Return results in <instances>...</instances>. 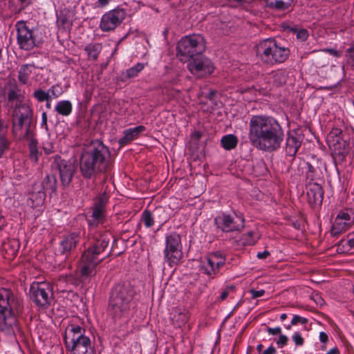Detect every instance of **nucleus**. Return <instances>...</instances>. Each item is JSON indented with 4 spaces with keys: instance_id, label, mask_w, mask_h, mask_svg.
Here are the masks:
<instances>
[{
    "instance_id": "e2e57ef3",
    "label": "nucleus",
    "mask_w": 354,
    "mask_h": 354,
    "mask_svg": "<svg viewBox=\"0 0 354 354\" xmlns=\"http://www.w3.org/2000/svg\"><path fill=\"white\" fill-rule=\"evenodd\" d=\"M328 335L324 332H321L319 333V340L322 343H326L328 341Z\"/></svg>"
},
{
    "instance_id": "6e6552de",
    "label": "nucleus",
    "mask_w": 354,
    "mask_h": 354,
    "mask_svg": "<svg viewBox=\"0 0 354 354\" xmlns=\"http://www.w3.org/2000/svg\"><path fill=\"white\" fill-rule=\"evenodd\" d=\"M177 55L182 61L202 54L205 50V42L201 35H191L183 37L177 45Z\"/></svg>"
},
{
    "instance_id": "72a5a7b5",
    "label": "nucleus",
    "mask_w": 354,
    "mask_h": 354,
    "mask_svg": "<svg viewBox=\"0 0 354 354\" xmlns=\"http://www.w3.org/2000/svg\"><path fill=\"white\" fill-rule=\"evenodd\" d=\"M318 165V162L316 165H313L310 162L307 163V177L311 180L320 179L322 177V169Z\"/></svg>"
},
{
    "instance_id": "4468645a",
    "label": "nucleus",
    "mask_w": 354,
    "mask_h": 354,
    "mask_svg": "<svg viewBox=\"0 0 354 354\" xmlns=\"http://www.w3.org/2000/svg\"><path fill=\"white\" fill-rule=\"evenodd\" d=\"M187 68L189 72L198 78L210 75L214 68L212 62L202 54L189 59Z\"/></svg>"
},
{
    "instance_id": "a18cd8bd",
    "label": "nucleus",
    "mask_w": 354,
    "mask_h": 354,
    "mask_svg": "<svg viewBox=\"0 0 354 354\" xmlns=\"http://www.w3.org/2000/svg\"><path fill=\"white\" fill-rule=\"evenodd\" d=\"M142 219L147 227H150L153 225V218L151 213L148 210H145L142 213Z\"/></svg>"
},
{
    "instance_id": "aec40b11",
    "label": "nucleus",
    "mask_w": 354,
    "mask_h": 354,
    "mask_svg": "<svg viewBox=\"0 0 354 354\" xmlns=\"http://www.w3.org/2000/svg\"><path fill=\"white\" fill-rule=\"evenodd\" d=\"M80 240L79 233L73 232L63 237L59 243V251L63 254L68 255L77 245Z\"/></svg>"
},
{
    "instance_id": "49530a36",
    "label": "nucleus",
    "mask_w": 354,
    "mask_h": 354,
    "mask_svg": "<svg viewBox=\"0 0 354 354\" xmlns=\"http://www.w3.org/2000/svg\"><path fill=\"white\" fill-rule=\"evenodd\" d=\"M245 243L248 245H253L257 241V234L253 231H249L243 235Z\"/></svg>"
},
{
    "instance_id": "b1692460",
    "label": "nucleus",
    "mask_w": 354,
    "mask_h": 354,
    "mask_svg": "<svg viewBox=\"0 0 354 354\" xmlns=\"http://www.w3.org/2000/svg\"><path fill=\"white\" fill-rule=\"evenodd\" d=\"M301 144V140L295 132L288 133L286 139V153L288 156H295Z\"/></svg>"
},
{
    "instance_id": "f8f14e48",
    "label": "nucleus",
    "mask_w": 354,
    "mask_h": 354,
    "mask_svg": "<svg viewBox=\"0 0 354 354\" xmlns=\"http://www.w3.org/2000/svg\"><path fill=\"white\" fill-rule=\"evenodd\" d=\"M17 31V43L21 49L30 50L39 45L35 31L30 30L24 21H19L15 24Z\"/></svg>"
},
{
    "instance_id": "9b49d317",
    "label": "nucleus",
    "mask_w": 354,
    "mask_h": 354,
    "mask_svg": "<svg viewBox=\"0 0 354 354\" xmlns=\"http://www.w3.org/2000/svg\"><path fill=\"white\" fill-rule=\"evenodd\" d=\"M214 222L218 230L228 233L241 231L244 227L245 219L242 216L222 213L214 218Z\"/></svg>"
},
{
    "instance_id": "8fccbe9b",
    "label": "nucleus",
    "mask_w": 354,
    "mask_h": 354,
    "mask_svg": "<svg viewBox=\"0 0 354 354\" xmlns=\"http://www.w3.org/2000/svg\"><path fill=\"white\" fill-rule=\"evenodd\" d=\"M8 147V142L6 138L0 133V157Z\"/></svg>"
},
{
    "instance_id": "0e129e2a",
    "label": "nucleus",
    "mask_w": 354,
    "mask_h": 354,
    "mask_svg": "<svg viewBox=\"0 0 354 354\" xmlns=\"http://www.w3.org/2000/svg\"><path fill=\"white\" fill-rule=\"evenodd\" d=\"M270 255V252L267 250H265L262 252H259L257 254V257L260 259H266Z\"/></svg>"
},
{
    "instance_id": "864d4df0",
    "label": "nucleus",
    "mask_w": 354,
    "mask_h": 354,
    "mask_svg": "<svg viewBox=\"0 0 354 354\" xmlns=\"http://www.w3.org/2000/svg\"><path fill=\"white\" fill-rule=\"evenodd\" d=\"M292 339L297 346H301L304 344V339L299 333H295L293 335Z\"/></svg>"
},
{
    "instance_id": "a878e982",
    "label": "nucleus",
    "mask_w": 354,
    "mask_h": 354,
    "mask_svg": "<svg viewBox=\"0 0 354 354\" xmlns=\"http://www.w3.org/2000/svg\"><path fill=\"white\" fill-rule=\"evenodd\" d=\"M106 221L104 209L94 207L92 212L91 218L88 220L91 227H97L103 225Z\"/></svg>"
},
{
    "instance_id": "3c124183",
    "label": "nucleus",
    "mask_w": 354,
    "mask_h": 354,
    "mask_svg": "<svg viewBox=\"0 0 354 354\" xmlns=\"http://www.w3.org/2000/svg\"><path fill=\"white\" fill-rule=\"evenodd\" d=\"M308 322V319L306 318L302 317L299 315H295L291 321L292 325H296L299 323L302 324H306Z\"/></svg>"
},
{
    "instance_id": "5701e85b",
    "label": "nucleus",
    "mask_w": 354,
    "mask_h": 354,
    "mask_svg": "<svg viewBox=\"0 0 354 354\" xmlns=\"http://www.w3.org/2000/svg\"><path fill=\"white\" fill-rule=\"evenodd\" d=\"M323 189L319 183H309L308 186L307 196L310 203L321 204L323 200Z\"/></svg>"
},
{
    "instance_id": "bb28decb",
    "label": "nucleus",
    "mask_w": 354,
    "mask_h": 354,
    "mask_svg": "<svg viewBox=\"0 0 354 354\" xmlns=\"http://www.w3.org/2000/svg\"><path fill=\"white\" fill-rule=\"evenodd\" d=\"M43 185L44 190L50 193H56L57 187V180L54 174H47L42 181L37 182Z\"/></svg>"
},
{
    "instance_id": "052dcab7",
    "label": "nucleus",
    "mask_w": 354,
    "mask_h": 354,
    "mask_svg": "<svg viewBox=\"0 0 354 354\" xmlns=\"http://www.w3.org/2000/svg\"><path fill=\"white\" fill-rule=\"evenodd\" d=\"M233 288H234V287H233V286H229V287H227V289H225V290H223V291L221 292V296H220V298H219V299H220V300H221V301L225 300V299L227 297V296H228V295H229L228 290H232Z\"/></svg>"
},
{
    "instance_id": "f03ea898",
    "label": "nucleus",
    "mask_w": 354,
    "mask_h": 354,
    "mask_svg": "<svg viewBox=\"0 0 354 354\" xmlns=\"http://www.w3.org/2000/svg\"><path fill=\"white\" fill-rule=\"evenodd\" d=\"M113 167L109 148L102 141H92L82 151L80 169L84 178L90 179L100 174H108Z\"/></svg>"
},
{
    "instance_id": "774afa93",
    "label": "nucleus",
    "mask_w": 354,
    "mask_h": 354,
    "mask_svg": "<svg viewBox=\"0 0 354 354\" xmlns=\"http://www.w3.org/2000/svg\"><path fill=\"white\" fill-rule=\"evenodd\" d=\"M339 351L337 348H333L330 350H329L326 354H338Z\"/></svg>"
},
{
    "instance_id": "603ef678",
    "label": "nucleus",
    "mask_w": 354,
    "mask_h": 354,
    "mask_svg": "<svg viewBox=\"0 0 354 354\" xmlns=\"http://www.w3.org/2000/svg\"><path fill=\"white\" fill-rule=\"evenodd\" d=\"M308 37V32L306 29H300L297 32V38L301 41H306Z\"/></svg>"
},
{
    "instance_id": "dca6fc26",
    "label": "nucleus",
    "mask_w": 354,
    "mask_h": 354,
    "mask_svg": "<svg viewBox=\"0 0 354 354\" xmlns=\"http://www.w3.org/2000/svg\"><path fill=\"white\" fill-rule=\"evenodd\" d=\"M225 263V258L222 254L220 252L212 253L201 262V270L207 275H215Z\"/></svg>"
},
{
    "instance_id": "a19ab883",
    "label": "nucleus",
    "mask_w": 354,
    "mask_h": 354,
    "mask_svg": "<svg viewBox=\"0 0 354 354\" xmlns=\"http://www.w3.org/2000/svg\"><path fill=\"white\" fill-rule=\"evenodd\" d=\"M63 92L64 91L59 85H53L48 91V93L50 94V101H51L53 99L58 98L62 95Z\"/></svg>"
},
{
    "instance_id": "4be33fe9",
    "label": "nucleus",
    "mask_w": 354,
    "mask_h": 354,
    "mask_svg": "<svg viewBox=\"0 0 354 354\" xmlns=\"http://www.w3.org/2000/svg\"><path fill=\"white\" fill-rule=\"evenodd\" d=\"M5 94L7 96L8 102L13 103L15 101L17 102H21L23 95L21 89L16 84L15 81L10 80L5 86Z\"/></svg>"
},
{
    "instance_id": "2f4dec72",
    "label": "nucleus",
    "mask_w": 354,
    "mask_h": 354,
    "mask_svg": "<svg viewBox=\"0 0 354 354\" xmlns=\"http://www.w3.org/2000/svg\"><path fill=\"white\" fill-rule=\"evenodd\" d=\"M270 76L276 86H281L286 82L287 73L284 69L274 71L271 73Z\"/></svg>"
},
{
    "instance_id": "cd10ccee",
    "label": "nucleus",
    "mask_w": 354,
    "mask_h": 354,
    "mask_svg": "<svg viewBox=\"0 0 354 354\" xmlns=\"http://www.w3.org/2000/svg\"><path fill=\"white\" fill-rule=\"evenodd\" d=\"M84 329L78 325H70L66 329L65 342L67 341L68 337H71V342L70 344L74 343L75 339L82 337H86L84 335Z\"/></svg>"
},
{
    "instance_id": "1a4fd4ad",
    "label": "nucleus",
    "mask_w": 354,
    "mask_h": 354,
    "mask_svg": "<svg viewBox=\"0 0 354 354\" xmlns=\"http://www.w3.org/2000/svg\"><path fill=\"white\" fill-rule=\"evenodd\" d=\"M181 237L176 232H171L165 236L164 259L170 267L177 266L183 257Z\"/></svg>"
},
{
    "instance_id": "423d86ee",
    "label": "nucleus",
    "mask_w": 354,
    "mask_h": 354,
    "mask_svg": "<svg viewBox=\"0 0 354 354\" xmlns=\"http://www.w3.org/2000/svg\"><path fill=\"white\" fill-rule=\"evenodd\" d=\"M12 129L19 140L30 138L34 133L33 111L27 103L16 104L12 113Z\"/></svg>"
},
{
    "instance_id": "4d7b16f0",
    "label": "nucleus",
    "mask_w": 354,
    "mask_h": 354,
    "mask_svg": "<svg viewBox=\"0 0 354 354\" xmlns=\"http://www.w3.org/2000/svg\"><path fill=\"white\" fill-rule=\"evenodd\" d=\"M288 342V337L284 335H280L279 339L277 341V344L279 348H282L286 345Z\"/></svg>"
},
{
    "instance_id": "680f3d73",
    "label": "nucleus",
    "mask_w": 354,
    "mask_h": 354,
    "mask_svg": "<svg viewBox=\"0 0 354 354\" xmlns=\"http://www.w3.org/2000/svg\"><path fill=\"white\" fill-rule=\"evenodd\" d=\"M47 113L46 112H44L41 115V126L42 127H44L46 130L48 129L47 126Z\"/></svg>"
},
{
    "instance_id": "de8ad7c7",
    "label": "nucleus",
    "mask_w": 354,
    "mask_h": 354,
    "mask_svg": "<svg viewBox=\"0 0 354 354\" xmlns=\"http://www.w3.org/2000/svg\"><path fill=\"white\" fill-rule=\"evenodd\" d=\"M108 201V196L106 194H103L98 198L95 204V207L104 209V207Z\"/></svg>"
},
{
    "instance_id": "20e7f679",
    "label": "nucleus",
    "mask_w": 354,
    "mask_h": 354,
    "mask_svg": "<svg viewBox=\"0 0 354 354\" xmlns=\"http://www.w3.org/2000/svg\"><path fill=\"white\" fill-rule=\"evenodd\" d=\"M135 290L129 283H119L112 288L109 302V312L115 322H128Z\"/></svg>"
},
{
    "instance_id": "0eeeda50",
    "label": "nucleus",
    "mask_w": 354,
    "mask_h": 354,
    "mask_svg": "<svg viewBox=\"0 0 354 354\" xmlns=\"http://www.w3.org/2000/svg\"><path fill=\"white\" fill-rule=\"evenodd\" d=\"M256 53L263 64L272 66L284 63L289 57L290 50L273 39H266L257 45Z\"/></svg>"
},
{
    "instance_id": "e433bc0d",
    "label": "nucleus",
    "mask_w": 354,
    "mask_h": 354,
    "mask_svg": "<svg viewBox=\"0 0 354 354\" xmlns=\"http://www.w3.org/2000/svg\"><path fill=\"white\" fill-rule=\"evenodd\" d=\"M22 140H27L28 142L30 158L37 161L38 153L37 140L35 138L34 133H31L30 138H24Z\"/></svg>"
},
{
    "instance_id": "4c0bfd02",
    "label": "nucleus",
    "mask_w": 354,
    "mask_h": 354,
    "mask_svg": "<svg viewBox=\"0 0 354 354\" xmlns=\"http://www.w3.org/2000/svg\"><path fill=\"white\" fill-rule=\"evenodd\" d=\"M102 46L100 44H90L86 46L84 50L88 57L93 60H96L101 51Z\"/></svg>"
},
{
    "instance_id": "412c9836",
    "label": "nucleus",
    "mask_w": 354,
    "mask_h": 354,
    "mask_svg": "<svg viewBox=\"0 0 354 354\" xmlns=\"http://www.w3.org/2000/svg\"><path fill=\"white\" fill-rule=\"evenodd\" d=\"M189 316L187 311L180 307H175L170 313V320L174 327H181L188 321Z\"/></svg>"
},
{
    "instance_id": "7ed1b4c3",
    "label": "nucleus",
    "mask_w": 354,
    "mask_h": 354,
    "mask_svg": "<svg viewBox=\"0 0 354 354\" xmlns=\"http://www.w3.org/2000/svg\"><path fill=\"white\" fill-rule=\"evenodd\" d=\"M112 234L106 230H100L94 238V242L82 254L79 263V270L82 277H89L95 274L96 267L109 256L107 250Z\"/></svg>"
},
{
    "instance_id": "2eb2a0df",
    "label": "nucleus",
    "mask_w": 354,
    "mask_h": 354,
    "mask_svg": "<svg viewBox=\"0 0 354 354\" xmlns=\"http://www.w3.org/2000/svg\"><path fill=\"white\" fill-rule=\"evenodd\" d=\"M126 12L124 9L111 10L102 17L100 27L102 31H111L115 29L125 19Z\"/></svg>"
},
{
    "instance_id": "09e8293b",
    "label": "nucleus",
    "mask_w": 354,
    "mask_h": 354,
    "mask_svg": "<svg viewBox=\"0 0 354 354\" xmlns=\"http://www.w3.org/2000/svg\"><path fill=\"white\" fill-rule=\"evenodd\" d=\"M44 152L46 154H51L55 152V147L52 142L48 140L43 143L42 147Z\"/></svg>"
},
{
    "instance_id": "a211bd4d",
    "label": "nucleus",
    "mask_w": 354,
    "mask_h": 354,
    "mask_svg": "<svg viewBox=\"0 0 354 354\" xmlns=\"http://www.w3.org/2000/svg\"><path fill=\"white\" fill-rule=\"evenodd\" d=\"M352 223V216L346 211H340L337 215L331 228V234L337 236L346 231Z\"/></svg>"
},
{
    "instance_id": "c9c22d12",
    "label": "nucleus",
    "mask_w": 354,
    "mask_h": 354,
    "mask_svg": "<svg viewBox=\"0 0 354 354\" xmlns=\"http://www.w3.org/2000/svg\"><path fill=\"white\" fill-rule=\"evenodd\" d=\"M221 143L225 149L231 150L237 145L238 139L234 135L228 134L221 138Z\"/></svg>"
},
{
    "instance_id": "79ce46f5",
    "label": "nucleus",
    "mask_w": 354,
    "mask_h": 354,
    "mask_svg": "<svg viewBox=\"0 0 354 354\" xmlns=\"http://www.w3.org/2000/svg\"><path fill=\"white\" fill-rule=\"evenodd\" d=\"M342 131L339 128H333L327 136V142H330L335 140L343 139L342 137Z\"/></svg>"
},
{
    "instance_id": "c756f323",
    "label": "nucleus",
    "mask_w": 354,
    "mask_h": 354,
    "mask_svg": "<svg viewBox=\"0 0 354 354\" xmlns=\"http://www.w3.org/2000/svg\"><path fill=\"white\" fill-rule=\"evenodd\" d=\"M19 249V243L16 239H10L3 244V250L8 255V258H12Z\"/></svg>"
},
{
    "instance_id": "393cba45",
    "label": "nucleus",
    "mask_w": 354,
    "mask_h": 354,
    "mask_svg": "<svg viewBox=\"0 0 354 354\" xmlns=\"http://www.w3.org/2000/svg\"><path fill=\"white\" fill-rule=\"evenodd\" d=\"M145 130L144 126H138L134 128L126 129L124 136L119 139L118 142L120 147L124 146L138 138V135Z\"/></svg>"
},
{
    "instance_id": "c03bdc74",
    "label": "nucleus",
    "mask_w": 354,
    "mask_h": 354,
    "mask_svg": "<svg viewBox=\"0 0 354 354\" xmlns=\"http://www.w3.org/2000/svg\"><path fill=\"white\" fill-rule=\"evenodd\" d=\"M57 23L59 26H61L64 29L69 28L72 26V22L69 20L66 15L63 14L58 16Z\"/></svg>"
},
{
    "instance_id": "6e6d98bb",
    "label": "nucleus",
    "mask_w": 354,
    "mask_h": 354,
    "mask_svg": "<svg viewBox=\"0 0 354 354\" xmlns=\"http://www.w3.org/2000/svg\"><path fill=\"white\" fill-rule=\"evenodd\" d=\"M249 292L251 294L252 299L262 297L265 294L264 290H256L254 289H251L249 290Z\"/></svg>"
},
{
    "instance_id": "f257e3e1",
    "label": "nucleus",
    "mask_w": 354,
    "mask_h": 354,
    "mask_svg": "<svg viewBox=\"0 0 354 354\" xmlns=\"http://www.w3.org/2000/svg\"><path fill=\"white\" fill-rule=\"evenodd\" d=\"M283 138V130L273 117L255 115L250 118L248 139L253 147L263 151H274L280 148Z\"/></svg>"
},
{
    "instance_id": "58836bf2",
    "label": "nucleus",
    "mask_w": 354,
    "mask_h": 354,
    "mask_svg": "<svg viewBox=\"0 0 354 354\" xmlns=\"http://www.w3.org/2000/svg\"><path fill=\"white\" fill-rule=\"evenodd\" d=\"M293 0H267L268 6L270 8L277 10H286L292 3Z\"/></svg>"
},
{
    "instance_id": "338daca9",
    "label": "nucleus",
    "mask_w": 354,
    "mask_h": 354,
    "mask_svg": "<svg viewBox=\"0 0 354 354\" xmlns=\"http://www.w3.org/2000/svg\"><path fill=\"white\" fill-rule=\"evenodd\" d=\"M275 353L276 349L273 346H270L263 351V354H274Z\"/></svg>"
},
{
    "instance_id": "ea45409f",
    "label": "nucleus",
    "mask_w": 354,
    "mask_h": 354,
    "mask_svg": "<svg viewBox=\"0 0 354 354\" xmlns=\"http://www.w3.org/2000/svg\"><path fill=\"white\" fill-rule=\"evenodd\" d=\"M342 246L344 248L343 252H349L353 250L354 252V237L353 233L350 234L348 236V239L346 240H342L338 245V247Z\"/></svg>"
},
{
    "instance_id": "69168bd1",
    "label": "nucleus",
    "mask_w": 354,
    "mask_h": 354,
    "mask_svg": "<svg viewBox=\"0 0 354 354\" xmlns=\"http://www.w3.org/2000/svg\"><path fill=\"white\" fill-rule=\"evenodd\" d=\"M324 51H326V52H328L330 55H334L335 57H339V53L335 50V49H333V48H327V49H324Z\"/></svg>"
},
{
    "instance_id": "5fc2aeb1",
    "label": "nucleus",
    "mask_w": 354,
    "mask_h": 354,
    "mask_svg": "<svg viewBox=\"0 0 354 354\" xmlns=\"http://www.w3.org/2000/svg\"><path fill=\"white\" fill-rule=\"evenodd\" d=\"M111 0H97L95 3V8H104L106 7Z\"/></svg>"
},
{
    "instance_id": "bf43d9fd",
    "label": "nucleus",
    "mask_w": 354,
    "mask_h": 354,
    "mask_svg": "<svg viewBox=\"0 0 354 354\" xmlns=\"http://www.w3.org/2000/svg\"><path fill=\"white\" fill-rule=\"evenodd\" d=\"M267 332L270 335H275L280 334L281 332V329L280 327H276V328H268Z\"/></svg>"
},
{
    "instance_id": "9d476101",
    "label": "nucleus",
    "mask_w": 354,
    "mask_h": 354,
    "mask_svg": "<svg viewBox=\"0 0 354 354\" xmlns=\"http://www.w3.org/2000/svg\"><path fill=\"white\" fill-rule=\"evenodd\" d=\"M30 299L39 307L47 308L53 298V289L50 283L35 282L30 288Z\"/></svg>"
},
{
    "instance_id": "f704fd0d",
    "label": "nucleus",
    "mask_w": 354,
    "mask_h": 354,
    "mask_svg": "<svg viewBox=\"0 0 354 354\" xmlns=\"http://www.w3.org/2000/svg\"><path fill=\"white\" fill-rule=\"evenodd\" d=\"M328 144L329 147L338 155L344 156L346 152L347 143L343 139L335 140Z\"/></svg>"
},
{
    "instance_id": "37998d69",
    "label": "nucleus",
    "mask_w": 354,
    "mask_h": 354,
    "mask_svg": "<svg viewBox=\"0 0 354 354\" xmlns=\"http://www.w3.org/2000/svg\"><path fill=\"white\" fill-rule=\"evenodd\" d=\"M32 95L39 102H42L44 101H50L49 93L41 89L35 91Z\"/></svg>"
},
{
    "instance_id": "ddd939ff",
    "label": "nucleus",
    "mask_w": 354,
    "mask_h": 354,
    "mask_svg": "<svg viewBox=\"0 0 354 354\" xmlns=\"http://www.w3.org/2000/svg\"><path fill=\"white\" fill-rule=\"evenodd\" d=\"M54 164L59 171L61 184L64 188L70 186L77 171L75 164L71 160H66L57 155L54 156Z\"/></svg>"
},
{
    "instance_id": "7c9ffc66",
    "label": "nucleus",
    "mask_w": 354,
    "mask_h": 354,
    "mask_svg": "<svg viewBox=\"0 0 354 354\" xmlns=\"http://www.w3.org/2000/svg\"><path fill=\"white\" fill-rule=\"evenodd\" d=\"M55 110L62 116H68L72 113L73 105L69 100H62L57 102Z\"/></svg>"
},
{
    "instance_id": "473e14b6",
    "label": "nucleus",
    "mask_w": 354,
    "mask_h": 354,
    "mask_svg": "<svg viewBox=\"0 0 354 354\" xmlns=\"http://www.w3.org/2000/svg\"><path fill=\"white\" fill-rule=\"evenodd\" d=\"M35 68L33 64H24L22 65L20 68L18 75L19 81L23 84H26L28 82L29 76L32 72V70Z\"/></svg>"
},
{
    "instance_id": "13d9d810",
    "label": "nucleus",
    "mask_w": 354,
    "mask_h": 354,
    "mask_svg": "<svg viewBox=\"0 0 354 354\" xmlns=\"http://www.w3.org/2000/svg\"><path fill=\"white\" fill-rule=\"evenodd\" d=\"M35 0H17L18 3L21 6V9H25L31 5Z\"/></svg>"
},
{
    "instance_id": "c85d7f7f",
    "label": "nucleus",
    "mask_w": 354,
    "mask_h": 354,
    "mask_svg": "<svg viewBox=\"0 0 354 354\" xmlns=\"http://www.w3.org/2000/svg\"><path fill=\"white\" fill-rule=\"evenodd\" d=\"M144 67L145 66L143 64L138 63L136 65L127 69L126 71L122 72L120 75V80L125 82L127 79L136 77L138 73L144 69Z\"/></svg>"
},
{
    "instance_id": "6ab92c4d",
    "label": "nucleus",
    "mask_w": 354,
    "mask_h": 354,
    "mask_svg": "<svg viewBox=\"0 0 354 354\" xmlns=\"http://www.w3.org/2000/svg\"><path fill=\"white\" fill-rule=\"evenodd\" d=\"M28 203L32 207H37L42 205L44 203L46 194L43 189V185L37 182L33 183L28 192Z\"/></svg>"
},
{
    "instance_id": "39448f33",
    "label": "nucleus",
    "mask_w": 354,
    "mask_h": 354,
    "mask_svg": "<svg viewBox=\"0 0 354 354\" xmlns=\"http://www.w3.org/2000/svg\"><path fill=\"white\" fill-rule=\"evenodd\" d=\"M21 299L10 289H0V330L14 335L17 329L15 317L21 313Z\"/></svg>"
},
{
    "instance_id": "f3484780",
    "label": "nucleus",
    "mask_w": 354,
    "mask_h": 354,
    "mask_svg": "<svg viewBox=\"0 0 354 354\" xmlns=\"http://www.w3.org/2000/svg\"><path fill=\"white\" fill-rule=\"evenodd\" d=\"M72 344L66 341V346L71 354H95L94 348L88 337H79Z\"/></svg>"
}]
</instances>
